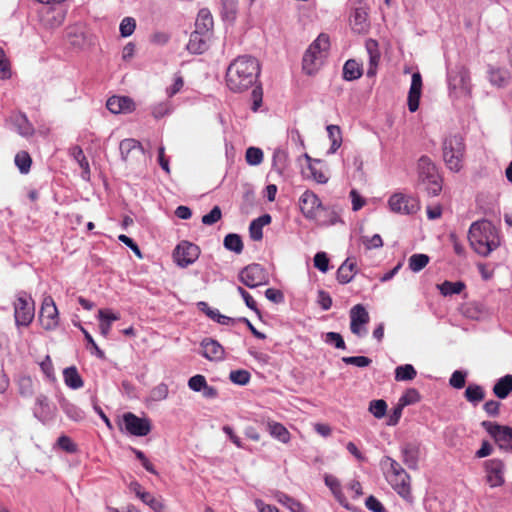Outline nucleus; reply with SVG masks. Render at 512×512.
I'll return each instance as SVG.
<instances>
[{"instance_id":"nucleus-52","label":"nucleus","mask_w":512,"mask_h":512,"mask_svg":"<svg viewBox=\"0 0 512 512\" xmlns=\"http://www.w3.org/2000/svg\"><path fill=\"white\" fill-rule=\"evenodd\" d=\"M369 411L375 418L381 419L387 412V403L383 399L372 400L369 404Z\"/></svg>"},{"instance_id":"nucleus-61","label":"nucleus","mask_w":512,"mask_h":512,"mask_svg":"<svg viewBox=\"0 0 512 512\" xmlns=\"http://www.w3.org/2000/svg\"><path fill=\"white\" fill-rule=\"evenodd\" d=\"M222 217V212L219 206H214L208 214L202 217L204 225H213L218 222Z\"/></svg>"},{"instance_id":"nucleus-45","label":"nucleus","mask_w":512,"mask_h":512,"mask_svg":"<svg viewBox=\"0 0 512 512\" xmlns=\"http://www.w3.org/2000/svg\"><path fill=\"white\" fill-rule=\"evenodd\" d=\"M416 375L417 372L411 364L401 365L395 369L396 381H411L416 377Z\"/></svg>"},{"instance_id":"nucleus-41","label":"nucleus","mask_w":512,"mask_h":512,"mask_svg":"<svg viewBox=\"0 0 512 512\" xmlns=\"http://www.w3.org/2000/svg\"><path fill=\"white\" fill-rule=\"evenodd\" d=\"M222 18L226 21L233 22L236 19L238 10L237 0H221Z\"/></svg>"},{"instance_id":"nucleus-29","label":"nucleus","mask_w":512,"mask_h":512,"mask_svg":"<svg viewBox=\"0 0 512 512\" xmlns=\"http://www.w3.org/2000/svg\"><path fill=\"white\" fill-rule=\"evenodd\" d=\"M271 216L263 214L260 217L251 221L249 225L250 238L254 241H260L263 238V227L271 223Z\"/></svg>"},{"instance_id":"nucleus-1","label":"nucleus","mask_w":512,"mask_h":512,"mask_svg":"<svg viewBox=\"0 0 512 512\" xmlns=\"http://www.w3.org/2000/svg\"><path fill=\"white\" fill-rule=\"evenodd\" d=\"M260 73V66L256 58L240 56L227 68L226 84L235 93H240L252 87Z\"/></svg>"},{"instance_id":"nucleus-39","label":"nucleus","mask_w":512,"mask_h":512,"mask_svg":"<svg viewBox=\"0 0 512 512\" xmlns=\"http://www.w3.org/2000/svg\"><path fill=\"white\" fill-rule=\"evenodd\" d=\"M465 283L462 281H444L441 284L437 285V288L439 289L440 293L443 296H452L454 294H460L465 289Z\"/></svg>"},{"instance_id":"nucleus-19","label":"nucleus","mask_w":512,"mask_h":512,"mask_svg":"<svg viewBox=\"0 0 512 512\" xmlns=\"http://www.w3.org/2000/svg\"><path fill=\"white\" fill-rule=\"evenodd\" d=\"M106 107L113 114L128 113L134 110V102L126 96H112L107 100Z\"/></svg>"},{"instance_id":"nucleus-28","label":"nucleus","mask_w":512,"mask_h":512,"mask_svg":"<svg viewBox=\"0 0 512 512\" xmlns=\"http://www.w3.org/2000/svg\"><path fill=\"white\" fill-rule=\"evenodd\" d=\"M98 319L100 321V333L107 337L110 333L112 323L120 319L119 314L113 313L110 309H100L98 311Z\"/></svg>"},{"instance_id":"nucleus-63","label":"nucleus","mask_w":512,"mask_h":512,"mask_svg":"<svg viewBox=\"0 0 512 512\" xmlns=\"http://www.w3.org/2000/svg\"><path fill=\"white\" fill-rule=\"evenodd\" d=\"M314 266L321 272H327L329 268V258L325 252H317L314 256Z\"/></svg>"},{"instance_id":"nucleus-60","label":"nucleus","mask_w":512,"mask_h":512,"mask_svg":"<svg viewBox=\"0 0 512 512\" xmlns=\"http://www.w3.org/2000/svg\"><path fill=\"white\" fill-rule=\"evenodd\" d=\"M168 392V386L165 383H160L151 390L150 397L154 401H162L167 398Z\"/></svg>"},{"instance_id":"nucleus-56","label":"nucleus","mask_w":512,"mask_h":512,"mask_svg":"<svg viewBox=\"0 0 512 512\" xmlns=\"http://www.w3.org/2000/svg\"><path fill=\"white\" fill-rule=\"evenodd\" d=\"M139 499L155 512H160L163 509V504L161 501H159L149 492L145 491L142 493Z\"/></svg>"},{"instance_id":"nucleus-64","label":"nucleus","mask_w":512,"mask_h":512,"mask_svg":"<svg viewBox=\"0 0 512 512\" xmlns=\"http://www.w3.org/2000/svg\"><path fill=\"white\" fill-rule=\"evenodd\" d=\"M365 506L372 512H386L383 504L374 496H369L365 500Z\"/></svg>"},{"instance_id":"nucleus-22","label":"nucleus","mask_w":512,"mask_h":512,"mask_svg":"<svg viewBox=\"0 0 512 512\" xmlns=\"http://www.w3.org/2000/svg\"><path fill=\"white\" fill-rule=\"evenodd\" d=\"M364 46L369 57V68L367 70V76L373 77L376 74V69L380 59L378 42L373 39H366Z\"/></svg>"},{"instance_id":"nucleus-53","label":"nucleus","mask_w":512,"mask_h":512,"mask_svg":"<svg viewBox=\"0 0 512 512\" xmlns=\"http://www.w3.org/2000/svg\"><path fill=\"white\" fill-rule=\"evenodd\" d=\"M245 158L249 165H259L263 161V151L257 147H249L246 150Z\"/></svg>"},{"instance_id":"nucleus-42","label":"nucleus","mask_w":512,"mask_h":512,"mask_svg":"<svg viewBox=\"0 0 512 512\" xmlns=\"http://www.w3.org/2000/svg\"><path fill=\"white\" fill-rule=\"evenodd\" d=\"M326 130L331 141V146L328 152L335 153L342 144L341 130L337 125H328Z\"/></svg>"},{"instance_id":"nucleus-8","label":"nucleus","mask_w":512,"mask_h":512,"mask_svg":"<svg viewBox=\"0 0 512 512\" xmlns=\"http://www.w3.org/2000/svg\"><path fill=\"white\" fill-rule=\"evenodd\" d=\"M239 281L248 288H256L268 283L269 278L265 269L257 263L244 267L238 275Z\"/></svg>"},{"instance_id":"nucleus-14","label":"nucleus","mask_w":512,"mask_h":512,"mask_svg":"<svg viewBox=\"0 0 512 512\" xmlns=\"http://www.w3.org/2000/svg\"><path fill=\"white\" fill-rule=\"evenodd\" d=\"M486 480L490 487L502 486L505 482V464L500 459H490L485 462Z\"/></svg>"},{"instance_id":"nucleus-34","label":"nucleus","mask_w":512,"mask_h":512,"mask_svg":"<svg viewBox=\"0 0 512 512\" xmlns=\"http://www.w3.org/2000/svg\"><path fill=\"white\" fill-rule=\"evenodd\" d=\"M512 392V375L501 377L493 387V393L500 399H505Z\"/></svg>"},{"instance_id":"nucleus-30","label":"nucleus","mask_w":512,"mask_h":512,"mask_svg":"<svg viewBox=\"0 0 512 512\" xmlns=\"http://www.w3.org/2000/svg\"><path fill=\"white\" fill-rule=\"evenodd\" d=\"M65 38L75 48H81L85 43V34L81 25L68 26L65 30Z\"/></svg>"},{"instance_id":"nucleus-26","label":"nucleus","mask_w":512,"mask_h":512,"mask_svg":"<svg viewBox=\"0 0 512 512\" xmlns=\"http://www.w3.org/2000/svg\"><path fill=\"white\" fill-rule=\"evenodd\" d=\"M469 79V72L463 66L456 67L455 69H450L447 72V80L449 86L453 87L454 89L459 87H466V85L469 82Z\"/></svg>"},{"instance_id":"nucleus-4","label":"nucleus","mask_w":512,"mask_h":512,"mask_svg":"<svg viewBox=\"0 0 512 512\" xmlns=\"http://www.w3.org/2000/svg\"><path fill=\"white\" fill-rule=\"evenodd\" d=\"M418 187L428 196H437L442 191V178L436 165L428 156H421L418 160Z\"/></svg>"},{"instance_id":"nucleus-32","label":"nucleus","mask_w":512,"mask_h":512,"mask_svg":"<svg viewBox=\"0 0 512 512\" xmlns=\"http://www.w3.org/2000/svg\"><path fill=\"white\" fill-rule=\"evenodd\" d=\"M63 378L65 384L73 390L80 389L84 385L83 379L75 366L65 368L63 370Z\"/></svg>"},{"instance_id":"nucleus-62","label":"nucleus","mask_w":512,"mask_h":512,"mask_svg":"<svg viewBox=\"0 0 512 512\" xmlns=\"http://www.w3.org/2000/svg\"><path fill=\"white\" fill-rule=\"evenodd\" d=\"M206 384V378L200 374L194 375L188 380V387L195 392H202Z\"/></svg>"},{"instance_id":"nucleus-54","label":"nucleus","mask_w":512,"mask_h":512,"mask_svg":"<svg viewBox=\"0 0 512 512\" xmlns=\"http://www.w3.org/2000/svg\"><path fill=\"white\" fill-rule=\"evenodd\" d=\"M420 400V393L415 388H409L399 398L401 406H408L417 403Z\"/></svg>"},{"instance_id":"nucleus-48","label":"nucleus","mask_w":512,"mask_h":512,"mask_svg":"<svg viewBox=\"0 0 512 512\" xmlns=\"http://www.w3.org/2000/svg\"><path fill=\"white\" fill-rule=\"evenodd\" d=\"M429 256L426 254H413L409 258V268L413 272H419L429 263Z\"/></svg>"},{"instance_id":"nucleus-18","label":"nucleus","mask_w":512,"mask_h":512,"mask_svg":"<svg viewBox=\"0 0 512 512\" xmlns=\"http://www.w3.org/2000/svg\"><path fill=\"white\" fill-rule=\"evenodd\" d=\"M422 92V77L419 72L412 74L411 86L408 93V109L415 112L419 107V101Z\"/></svg>"},{"instance_id":"nucleus-3","label":"nucleus","mask_w":512,"mask_h":512,"mask_svg":"<svg viewBox=\"0 0 512 512\" xmlns=\"http://www.w3.org/2000/svg\"><path fill=\"white\" fill-rule=\"evenodd\" d=\"M329 48L330 39L324 33L309 45L302 59V69L307 75H314L319 71L328 56Z\"/></svg>"},{"instance_id":"nucleus-2","label":"nucleus","mask_w":512,"mask_h":512,"mask_svg":"<svg viewBox=\"0 0 512 512\" xmlns=\"http://www.w3.org/2000/svg\"><path fill=\"white\" fill-rule=\"evenodd\" d=\"M471 248L480 256L487 257L501 245L500 231L489 220L473 222L468 231Z\"/></svg>"},{"instance_id":"nucleus-7","label":"nucleus","mask_w":512,"mask_h":512,"mask_svg":"<svg viewBox=\"0 0 512 512\" xmlns=\"http://www.w3.org/2000/svg\"><path fill=\"white\" fill-rule=\"evenodd\" d=\"M481 426L494 439L501 450L512 452V427L491 421H483Z\"/></svg>"},{"instance_id":"nucleus-5","label":"nucleus","mask_w":512,"mask_h":512,"mask_svg":"<svg viewBox=\"0 0 512 512\" xmlns=\"http://www.w3.org/2000/svg\"><path fill=\"white\" fill-rule=\"evenodd\" d=\"M442 155L446 167L452 172H459L463 167L465 155L463 137L459 134L445 137L442 142Z\"/></svg>"},{"instance_id":"nucleus-25","label":"nucleus","mask_w":512,"mask_h":512,"mask_svg":"<svg viewBox=\"0 0 512 512\" xmlns=\"http://www.w3.org/2000/svg\"><path fill=\"white\" fill-rule=\"evenodd\" d=\"M210 36L198 32H192L186 45L187 50L192 54H202L208 49Z\"/></svg>"},{"instance_id":"nucleus-24","label":"nucleus","mask_w":512,"mask_h":512,"mask_svg":"<svg viewBox=\"0 0 512 512\" xmlns=\"http://www.w3.org/2000/svg\"><path fill=\"white\" fill-rule=\"evenodd\" d=\"M10 120L19 135L30 137L34 134V127L24 113H15L11 115Z\"/></svg>"},{"instance_id":"nucleus-50","label":"nucleus","mask_w":512,"mask_h":512,"mask_svg":"<svg viewBox=\"0 0 512 512\" xmlns=\"http://www.w3.org/2000/svg\"><path fill=\"white\" fill-rule=\"evenodd\" d=\"M81 332L84 335L85 340L87 341L88 345L90 346V350L92 354H95L98 358L104 359L105 353L103 350H101L98 345L96 344L95 340L93 339L92 335L81 325V324H75Z\"/></svg>"},{"instance_id":"nucleus-47","label":"nucleus","mask_w":512,"mask_h":512,"mask_svg":"<svg viewBox=\"0 0 512 512\" xmlns=\"http://www.w3.org/2000/svg\"><path fill=\"white\" fill-rule=\"evenodd\" d=\"M15 165L20 173L27 174L30 171L32 159L26 151H20L15 155Z\"/></svg>"},{"instance_id":"nucleus-36","label":"nucleus","mask_w":512,"mask_h":512,"mask_svg":"<svg viewBox=\"0 0 512 512\" xmlns=\"http://www.w3.org/2000/svg\"><path fill=\"white\" fill-rule=\"evenodd\" d=\"M275 499L291 512H305V507L298 500L284 492H276Z\"/></svg>"},{"instance_id":"nucleus-9","label":"nucleus","mask_w":512,"mask_h":512,"mask_svg":"<svg viewBox=\"0 0 512 512\" xmlns=\"http://www.w3.org/2000/svg\"><path fill=\"white\" fill-rule=\"evenodd\" d=\"M200 255V248L188 241L180 242L174 252L173 257L176 264L181 268H186L193 264Z\"/></svg>"},{"instance_id":"nucleus-12","label":"nucleus","mask_w":512,"mask_h":512,"mask_svg":"<svg viewBox=\"0 0 512 512\" xmlns=\"http://www.w3.org/2000/svg\"><path fill=\"white\" fill-rule=\"evenodd\" d=\"M389 207L393 212L409 215L419 210V202L412 196L403 193L393 194L388 201Z\"/></svg>"},{"instance_id":"nucleus-21","label":"nucleus","mask_w":512,"mask_h":512,"mask_svg":"<svg viewBox=\"0 0 512 512\" xmlns=\"http://www.w3.org/2000/svg\"><path fill=\"white\" fill-rule=\"evenodd\" d=\"M370 320L368 311L362 304L354 305V335L364 337L368 330L364 327Z\"/></svg>"},{"instance_id":"nucleus-6","label":"nucleus","mask_w":512,"mask_h":512,"mask_svg":"<svg viewBox=\"0 0 512 512\" xmlns=\"http://www.w3.org/2000/svg\"><path fill=\"white\" fill-rule=\"evenodd\" d=\"M15 325L19 327L29 326L35 316V302L30 294L20 291L13 303Z\"/></svg>"},{"instance_id":"nucleus-10","label":"nucleus","mask_w":512,"mask_h":512,"mask_svg":"<svg viewBox=\"0 0 512 512\" xmlns=\"http://www.w3.org/2000/svg\"><path fill=\"white\" fill-rule=\"evenodd\" d=\"M299 206L302 214L307 219L316 220L322 211H324V207L318 198V196L310 190H306L299 199Z\"/></svg>"},{"instance_id":"nucleus-44","label":"nucleus","mask_w":512,"mask_h":512,"mask_svg":"<svg viewBox=\"0 0 512 512\" xmlns=\"http://www.w3.org/2000/svg\"><path fill=\"white\" fill-rule=\"evenodd\" d=\"M224 247L236 254H240L243 251V241L238 234H228L224 238Z\"/></svg>"},{"instance_id":"nucleus-13","label":"nucleus","mask_w":512,"mask_h":512,"mask_svg":"<svg viewBox=\"0 0 512 512\" xmlns=\"http://www.w3.org/2000/svg\"><path fill=\"white\" fill-rule=\"evenodd\" d=\"M123 422L127 433L133 436H146L151 431V423L147 418H140L132 412L123 415Z\"/></svg>"},{"instance_id":"nucleus-58","label":"nucleus","mask_w":512,"mask_h":512,"mask_svg":"<svg viewBox=\"0 0 512 512\" xmlns=\"http://www.w3.org/2000/svg\"><path fill=\"white\" fill-rule=\"evenodd\" d=\"M48 409H49L48 398L42 394L38 395L36 397V407L34 410V415L38 419L43 420V416L47 413Z\"/></svg>"},{"instance_id":"nucleus-20","label":"nucleus","mask_w":512,"mask_h":512,"mask_svg":"<svg viewBox=\"0 0 512 512\" xmlns=\"http://www.w3.org/2000/svg\"><path fill=\"white\" fill-rule=\"evenodd\" d=\"M402 460L404 464L409 468L416 470L418 468L420 446L417 443L409 442L405 443L401 447Z\"/></svg>"},{"instance_id":"nucleus-49","label":"nucleus","mask_w":512,"mask_h":512,"mask_svg":"<svg viewBox=\"0 0 512 512\" xmlns=\"http://www.w3.org/2000/svg\"><path fill=\"white\" fill-rule=\"evenodd\" d=\"M325 483L326 485L331 489L333 494L336 496L338 501L348 510L351 509L349 503L342 499L341 493H340V484L338 480L333 476H326L325 477Z\"/></svg>"},{"instance_id":"nucleus-51","label":"nucleus","mask_w":512,"mask_h":512,"mask_svg":"<svg viewBox=\"0 0 512 512\" xmlns=\"http://www.w3.org/2000/svg\"><path fill=\"white\" fill-rule=\"evenodd\" d=\"M173 111V105L170 101H163L151 107V113L156 119H160Z\"/></svg>"},{"instance_id":"nucleus-27","label":"nucleus","mask_w":512,"mask_h":512,"mask_svg":"<svg viewBox=\"0 0 512 512\" xmlns=\"http://www.w3.org/2000/svg\"><path fill=\"white\" fill-rule=\"evenodd\" d=\"M213 17L208 9H201L195 21L194 32L212 36Z\"/></svg>"},{"instance_id":"nucleus-57","label":"nucleus","mask_w":512,"mask_h":512,"mask_svg":"<svg viewBox=\"0 0 512 512\" xmlns=\"http://www.w3.org/2000/svg\"><path fill=\"white\" fill-rule=\"evenodd\" d=\"M250 373L247 370L239 369L230 372L229 379L238 385H246L250 381Z\"/></svg>"},{"instance_id":"nucleus-16","label":"nucleus","mask_w":512,"mask_h":512,"mask_svg":"<svg viewBox=\"0 0 512 512\" xmlns=\"http://www.w3.org/2000/svg\"><path fill=\"white\" fill-rule=\"evenodd\" d=\"M201 355L209 361H221L225 357L223 346L215 339L204 338L200 343Z\"/></svg>"},{"instance_id":"nucleus-43","label":"nucleus","mask_w":512,"mask_h":512,"mask_svg":"<svg viewBox=\"0 0 512 512\" xmlns=\"http://www.w3.org/2000/svg\"><path fill=\"white\" fill-rule=\"evenodd\" d=\"M465 398L476 405L485 398L484 389L480 385L469 384L465 390Z\"/></svg>"},{"instance_id":"nucleus-35","label":"nucleus","mask_w":512,"mask_h":512,"mask_svg":"<svg viewBox=\"0 0 512 512\" xmlns=\"http://www.w3.org/2000/svg\"><path fill=\"white\" fill-rule=\"evenodd\" d=\"M288 167V153L283 149H275L272 156V170L282 175Z\"/></svg>"},{"instance_id":"nucleus-23","label":"nucleus","mask_w":512,"mask_h":512,"mask_svg":"<svg viewBox=\"0 0 512 512\" xmlns=\"http://www.w3.org/2000/svg\"><path fill=\"white\" fill-rule=\"evenodd\" d=\"M487 74L489 82L496 87H505L510 82V73L507 69L488 65Z\"/></svg>"},{"instance_id":"nucleus-31","label":"nucleus","mask_w":512,"mask_h":512,"mask_svg":"<svg viewBox=\"0 0 512 512\" xmlns=\"http://www.w3.org/2000/svg\"><path fill=\"white\" fill-rule=\"evenodd\" d=\"M370 27L367 9L363 6L354 8V32L366 33Z\"/></svg>"},{"instance_id":"nucleus-17","label":"nucleus","mask_w":512,"mask_h":512,"mask_svg":"<svg viewBox=\"0 0 512 512\" xmlns=\"http://www.w3.org/2000/svg\"><path fill=\"white\" fill-rule=\"evenodd\" d=\"M387 481L402 498L407 499L411 496L410 476L405 471V476H398L395 474H387Z\"/></svg>"},{"instance_id":"nucleus-33","label":"nucleus","mask_w":512,"mask_h":512,"mask_svg":"<svg viewBox=\"0 0 512 512\" xmlns=\"http://www.w3.org/2000/svg\"><path fill=\"white\" fill-rule=\"evenodd\" d=\"M267 430L270 433V435L277 439L278 441L282 443H288L290 441L291 435L290 432L287 430V428L275 421H268L267 422Z\"/></svg>"},{"instance_id":"nucleus-37","label":"nucleus","mask_w":512,"mask_h":512,"mask_svg":"<svg viewBox=\"0 0 512 512\" xmlns=\"http://www.w3.org/2000/svg\"><path fill=\"white\" fill-rule=\"evenodd\" d=\"M60 407L66 416L75 421L80 422L85 418V413L75 404L71 403L66 399L60 400Z\"/></svg>"},{"instance_id":"nucleus-59","label":"nucleus","mask_w":512,"mask_h":512,"mask_svg":"<svg viewBox=\"0 0 512 512\" xmlns=\"http://www.w3.org/2000/svg\"><path fill=\"white\" fill-rule=\"evenodd\" d=\"M136 28V21L132 17H125L120 23V34L122 37H129L133 34Z\"/></svg>"},{"instance_id":"nucleus-11","label":"nucleus","mask_w":512,"mask_h":512,"mask_svg":"<svg viewBox=\"0 0 512 512\" xmlns=\"http://www.w3.org/2000/svg\"><path fill=\"white\" fill-rule=\"evenodd\" d=\"M39 321L47 331L54 330L59 324V312L51 296H46L42 301Z\"/></svg>"},{"instance_id":"nucleus-38","label":"nucleus","mask_w":512,"mask_h":512,"mask_svg":"<svg viewBox=\"0 0 512 512\" xmlns=\"http://www.w3.org/2000/svg\"><path fill=\"white\" fill-rule=\"evenodd\" d=\"M135 149H138L141 151V153H144V149L138 140L132 138L122 140L119 144L121 159L123 161H127L129 154Z\"/></svg>"},{"instance_id":"nucleus-40","label":"nucleus","mask_w":512,"mask_h":512,"mask_svg":"<svg viewBox=\"0 0 512 512\" xmlns=\"http://www.w3.org/2000/svg\"><path fill=\"white\" fill-rule=\"evenodd\" d=\"M71 154L82 169V178L84 180H88L90 176V167L83 150L81 147L75 146L72 148Z\"/></svg>"},{"instance_id":"nucleus-46","label":"nucleus","mask_w":512,"mask_h":512,"mask_svg":"<svg viewBox=\"0 0 512 512\" xmlns=\"http://www.w3.org/2000/svg\"><path fill=\"white\" fill-rule=\"evenodd\" d=\"M337 280L341 284H347L352 281V262L347 257L337 271Z\"/></svg>"},{"instance_id":"nucleus-55","label":"nucleus","mask_w":512,"mask_h":512,"mask_svg":"<svg viewBox=\"0 0 512 512\" xmlns=\"http://www.w3.org/2000/svg\"><path fill=\"white\" fill-rule=\"evenodd\" d=\"M19 393L23 397H30L34 393L33 380L29 376H23L18 381Z\"/></svg>"},{"instance_id":"nucleus-15","label":"nucleus","mask_w":512,"mask_h":512,"mask_svg":"<svg viewBox=\"0 0 512 512\" xmlns=\"http://www.w3.org/2000/svg\"><path fill=\"white\" fill-rule=\"evenodd\" d=\"M65 17L66 11L64 9L46 7L41 11L40 21L44 28L53 30L63 24Z\"/></svg>"}]
</instances>
